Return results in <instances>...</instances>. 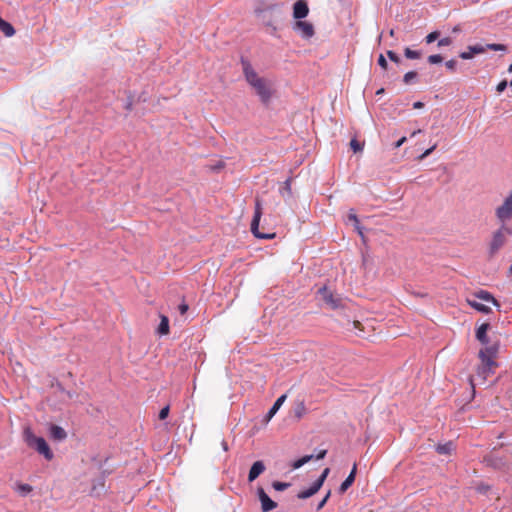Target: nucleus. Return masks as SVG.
Returning a JSON list of instances; mask_svg holds the SVG:
<instances>
[{"mask_svg":"<svg viewBox=\"0 0 512 512\" xmlns=\"http://www.w3.org/2000/svg\"><path fill=\"white\" fill-rule=\"evenodd\" d=\"M241 65L246 81L255 90L261 101L267 104L272 97L271 85L265 78L258 75L247 59L241 58Z\"/></svg>","mask_w":512,"mask_h":512,"instance_id":"nucleus-1","label":"nucleus"},{"mask_svg":"<svg viewBox=\"0 0 512 512\" xmlns=\"http://www.w3.org/2000/svg\"><path fill=\"white\" fill-rule=\"evenodd\" d=\"M512 234V229L506 225H501L497 230L493 231L487 241L488 259H493L498 255L500 250L506 245L508 236Z\"/></svg>","mask_w":512,"mask_h":512,"instance_id":"nucleus-2","label":"nucleus"},{"mask_svg":"<svg viewBox=\"0 0 512 512\" xmlns=\"http://www.w3.org/2000/svg\"><path fill=\"white\" fill-rule=\"evenodd\" d=\"M23 438L27 445L35 449L39 454L43 455L46 460L53 459V452L43 437L36 436L30 427H26L23 431Z\"/></svg>","mask_w":512,"mask_h":512,"instance_id":"nucleus-3","label":"nucleus"},{"mask_svg":"<svg viewBox=\"0 0 512 512\" xmlns=\"http://www.w3.org/2000/svg\"><path fill=\"white\" fill-rule=\"evenodd\" d=\"M262 216V204L259 198L255 200V212L251 222V232L253 235L259 239H273L275 237V233H261L259 231L260 219Z\"/></svg>","mask_w":512,"mask_h":512,"instance_id":"nucleus-4","label":"nucleus"},{"mask_svg":"<svg viewBox=\"0 0 512 512\" xmlns=\"http://www.w3.org/2000/svg\"><path fill=\"white\" fill-rule=\"evenodd\" d=\"M318 294L320 295L321 300L333 310L343 306L342 299L325 286L318 290Z\"/></svg>","mask_w":512,"mask_h":512,"instance_id":"nucleus-5","label":"nucleus"},{"mask_svg":"<svg viewBox=\"0 0 512 512\" xmlns=\"http://www.w3.org/2000/svg\"><path fill=\"white\" fill-rule=\"evenodd\" d=\"M496 216L502 225L512 218V191L503 204L496 209Z\"/></svg>","mask_w":512,"mask_h":512,"instance_id":"nucleus-6","label":"nucleus"},{"mask_svg":"<svg viewBox=\"0 0 512 512\" xmlns=\"http://www.w3.org/2000/svg\"><path fill=\"white\" fill-rule=\"evenodd\" d=\"M496 354H497V348L494 346L482 348L479 351V359L481 361L480 364L485 365L486 367L495 368L497 366V364L495 362Z\"/></svg>","mask_w":512,"mask_h":512,"instance_id":"nucleus-7","label":"nucleus"},{"mask_svg":"<svg viewBox=\"0 0 512 512\" xmlns=\"http://www.w3.org/2000/svg\"><path fill=\"white\" fill-rule=\"evenodd\" d=\"M257 495L261 503L262 512H269L277 507V503L267 495L262 487L257 488Z\"/></svg>","mask_w":512,"mask_h":512,"instance_id":"nucleus-8","label":"nucleus"},{"mask_svg":"<svg viewBox=\"0 0 512 512\" xmlns=\"http://www.w3.org/2000/svg\"><path fill=\"white\" fill-rule=\"evenodd\" d=\"M294 29L298 31L303 38L306 39H309L314 35V27L307 21H296L294 24Z\"/></svg>","mask_w":512,"mask_h":512,"instance_id":"nucleus-9","label":"nucleus"},{"mask_svg":"<svg viewBox=\"0 0 512 512\" xmlns=\"http://www.w3.org/2000/svg\"><path fill=\"white\" fill-rule=\"evenodd\" d=\"M309 13V8L304 0H298L293 5V17L301 20L305 18Z\"/></svg>","mask_w":512,"mask_h":512,"instance_id":"nucleus-10","label":"nucleus"},{"mask_svg":"<svg viewBox=\"0 0 512 512\" xmlns=\"http://www.w3.org/2000/svg\"><path fill=\"white\" fill-rule=\"evenodd\" d=\"M486 51V48L482 45H471L468 46V50L459 54L460 58L464 60L472 59L476 54H482Z\"/></svg>","mask_w":512,"mask_h":512,"instance_id":"nucleus-11","label":"nucleus"},{"mask_svg":"<svg viewBox=\"0 0 512 512\" xmlns=\"http://www.w3.org/2000/svg\"><path fill=\"white\" fill-rule=\"evenodd\" d=\"M264 471H265V465H264V463L262 461L254 462L253 465L251 466L249 474H248V481L249 482H253Z\"/></svg>","mask_w":512,"mask_h":512,"instance_id":"nucleus-12","label":"nucleus"},{"mask_svg":"<svg viewBox=\"0 0 512 512\" xmlns=\"http://www.w3.org/2000/svg\"><path fill=\"white\" fill-rule=\"evenodd\" d=\"M490 325L488 323L481 324L476 330V338L483 345H487L489 343V339L487 336V331L489 330Z\"/></svg>","mask_w":512,"mask_h":512,"instance_id":"nucleus-13","label":"nucleus"},{"mask_svg":"<svg viewBox=\"0 0 512 512\" xmlns=\"http://www.w3.org/2000/svg\"><path fill=\"white\" fill-rule=\"evenodd\" d=\"M356 472H357V465L355 463L353 465L352 470H351L350 474L348 475V477L340 485V488H339L340 493L346 492L347 489L353 484V482L355 481Z\"/></svg>","mask_w":512,"mask_h":512,"instance_id":"nucleus-14","label":"nucleus"},{"mask_svg":"<svg viewBox=\"0 0 512 512\" xmlns=\"http://www.w3.org/2000/svg\"><path fill=\"white\" fill-rule=\"evenodd\" d=\"M49 431L51 438H53L54 440L61 441L67 437L66 431L58 425H51Z\"/></svg>","mask_w":512,"mask_h":512,"instance_id":"nucleus-15","label":"nucleus"},{"mask_svg":"<svg viewBox=\"0 0 512 512\" xmlns=\"http://www.w3.org/2000/svg\"><path fill=\"white\" fill-rule=\"evenodd\" d=\"M320 486L315 482L306 490H302L297 494L299 499H307L316 494L320 490Z\"/></svg>","mask_w":512,"mask_h":512,"instance_id":"nucleus-16","label":"nucleus"},{"mask_svg":"<svg viewBox=\"0 0 512 512\" xmlns=\"http://www.w3.org/2000/svg\"><path fill=\"white\" fill-rule=\"evenodd\" d=\"M286 400V395H282L280 396L276 401L275 403L273 404V406L270 408V410L268 411L267 413V421H269L276 413L277 411L280 409V407L283 405V403L285 402Z\"/></svg>","mask_w":512,"mask_h":512,"instance_id":"nucleus-17","label":"nucleus"},{"mask_svg":"<svg viewBox=\"0 0 512 512\" xmlns=\"http://www.w3.org/2000/svg\"><path fill=\"white\" fill-rule=\"evenodd\" d=\"M158 333L167 335L169 333V319L165 315L160 316V324L158 326Z\"/></svg>","mask_w":512,"mask_h":512,"instance_id":"nucleus-18","label":"nucleus"},{"mask_svg":"<svg viewBox=\"0 0 512 512\" xmlns=\"http://www.w3.org/2000/svg\"><path fill=\"white\" fill-rule=\"evenodd\" d=\"M493 367H486L485 365L480 364L477 368V376L481 378V381L484 382L487 376L493 372Z\"/></svg>","mask_w":512,"mask_h":512,"instance_id":"nucleus-19","label":"nucleus"},{"mask_svg":"<svg viewBox=\"0 0 512 512\" xmlns=\"http://www.w3.org/2000/svg\"><path fill=\"white\" fill-rule=\"evenodd\" d=\"M0 30L4 33L5 36L11 37L15 34L14 27L8 23L7 21L3 20L0 21Z\"/></svg>","mask_w":512,"mask_h":512,"instance_id":"nucleus-20","label":"nucleus"},{"mask_svg":"<svg viewBox=\"0 0 512 512\" xmlns=\"http://www.w3.org/2000/svg\"><path fill=\"white\" fill-rule=\"evenodd\" d=\"M476 297L480 300H483L485 302L493 303L494 305H498L495 298L487 291H480L476 294Z\"/></svg>","mask_w":512,"mask_h":512,"instance_id":"nucleus-21","label":"nucleus"},{"mask_svg":"<svg viewBox=\"0 0 512 512\" xmlns=\"http://www.w3.org/2000/svg\"><path fill=\"white\" fill-rule=\"evenodd\" d=\"M313 458H314V455H305V456L301 457L300 459L294 461L292 463L291 467L293 469H299L300 467H302L306 463L310 462Z\"/></svg>","mask_w":512,"mask_h":512,"instance_id":"nucleus-22","label":"nucleus"},{"mask_svg":"<svg viewBox=\"0 0 512 512\" xmlns=\"http://www.w3.org/2000/svg\"><path fill=\"white\" fill-rule=\"evenodd\" d=\"M306 413V406L303 401L296 403L294 408V415L297 419H301Z\"/></svg>","mask_w":512,"mask_h":512,"instance_id":"nucleus-23","label":"nucleus"},{"mask_svg":"<svg viewBox=\"0 0 512 512\" xmlns=\"http://www.w3.org/2000/svg\"><path fill=\"white\" fill-rule=\"evenodd\" d=\"M454 449V446H453V443L452 442H448L446 444H440L436 447V451L439 453V454H445V455H449L451 454L452 450Z\"/></svg>","mask_w":512,"mask_h":512,"instance_id":"nucleus-24","label":"nucleus"},{"mask_svg":"<svg viewBox=\"0 0 512 512\" xmlns=\"http://www.w3.org/2000/svg\"><path fill=\"white\" fill-rule=\"evenodd\" d=\"M469 304L476 310L486 313V314L491 311L490 307H488L480 302H477V301H469Z\"/></svg>","mask_w":512,"mask_h":512,"instance_id":"nucleus-25","label":"nucleus"},{"mask_svg":"<svg viewBox=\"0 0 512 512\" xmlns=\"http://www.w3.org/2000/svg\"><path fill=\"white\" fill-rule=\"evenodd\" d=\"M16 490L20 494L26 495V494L30 493L33 490V488L29 484H18Z\"/></svg>","mask_w":512,"mask_h":512,"instance_id":"nucleus-26","label":"nucleus"},{"mask_svg":"<svg viewBox=\"0 0 512 512\" xmlns=\"http://www.w3.org/2000/svg\"><path fill=\"white\" fill-rule=\"evenodd\" d=\"M404 54L408 59H418L421 56L420 52L414 51L408 47L405 48Z\"/></svg>","mask_w":512,"mask_h":512,"instance_id":"nucleus-27","label":"nucleus"},{"mask_svg":"<svg viewBox=\"0 0 512 512\" xmlns=\"http://www.w3.org/2000/svg\"><path fill=\"white\" fill-rule=\"evenodd\" d=\"M290 486L289 483L274 481L272 487L277 491H284Z\"/></svg>","mask_w":512,"mask_h":512,"instance_id":"nucleus-28","label":"nucleus"},{"mask_svg":"<svg viewBox=\"0 0 512 512\" xmlns=\"http://www.w3.org/2000/svg\"><path fill=\"white\" fill-rule=\"evenodd\" d=\"M330 472V469L329 468H325L322 472V474L320 475V477L315 481V483L317 485H319L320 487H322L324 481L326 480L328 474Z\"/></svg>","mask_w":512,"mask_h":512,"instance_id":"nucleus-29","label":"nucleus"},{"mask_svg":"<svg viewBox=\"0 0 512 512\" xmlns=\"http://www.w3.org/2000/svg\"><path fill=\"white\" fill-rule=\"evenodd\" d=\"M486 49H489V50H493V51H505L506 50V46L503 45V44H496V43H492V44H487Z\"/></svg>","mask_w":512,"mask_h":512,"instance_id":"nucleus-30","label":"nucleus"},{"mask_svg":"<svg viewBox=\"0 0 512 512\" xmlns=\"http://www.w3.org/2000/svg\"><path fill=\"white\" fill-rule=\"evenodd\" d=\"M350 147L352 148V150L356 153V152H360L362 151L363 149V144H361L359 141H357L356 139H352L350 141Z\"/></svg>","mask_w":512,"mask_h":512,"instance_id":"nucleus-31","label":"nucleus"},{"mask_svg":"<svg viewBox=\"0 0 512 512\" xmlns=\"http://www.w3.org/2000/svg\"><path fill=\"white\" fill-rule=\"evenodd\" d=\"M416 77L417 73L415 71H409L404 75L403 81L405 84H409Z\"/></svg>","mask_w":512,"mask_h":512,"instance_id":"nucleus-32","label":"nucleus"},{"mask_svg":"<svg viewBox=\"0 0 512 512\" xmlns=\"http://www.w3.org/2000/svg\"><path fill=\"white\" fill-rule=\"evenodd\" d=\"M439 35L440 33L438 31H433L429 33L425 38L426 43L430 44L434 42L436 39H438Z\"/></svg>","mask_w":512,"mask_h":512,"instance_id":"nucleus-33","label":"nucleus"},{"mask_svg":"<svg viewBox=\"0 0 512 512\" xmlns=\"http://www.w3.org/2000/svg\"><path fill=\"white\" fill-rule=\"evenodd\" d=\"M442 60H443V57L441 55H439V54L430 55L428 57V62L430 64H437V63L442 62Z\"/></svg>","mask_w":512,"mask_h":512,"instance_id":"nucleus-34","label":"nucleus"},{"mask_svg":"<svg viewBox=\"0 0 512 512\" xmlns=\"http://www.w3.org/2000/svg\"><path fill=\"white\" fill-rule=\"evenodd\" d=\"M170 411L169 405L163 407L159 412V419L164 420L168 417Z\"/></svg>","mask_w":512,"mask_h":512,"instance_id":"nucleus-35","label":"nucleus"},{"mask_svg":"<svg viewBox=\"0 0 512 512\" xmlns=\"http://www.w3.org/2000/svg\"><path fill=\"white\" fill-rule=\"evenodd\" d=\"M387 56L389 57V59L391 61H393V62H395L397 64L400 63V58H399V56L395 52H393L391 50H388L387 51Z\"/></svg>","mask_w":512,"mask_h":512,"instance_id":"nucleus-36","label":"nucleus"},{"mask_svg":"<svg viewBox=\"0 0 512 512\" xmlns=\"http://www.w3.org/2000/svg\"><path fill=\"white\" fill-rule=\"evenodd\" d=\"M437 145L434 144L432 147H430L429 149H427L422 155L419 156V159L420 160H423L425 159L427 156H429L435 149H436Z\"/></svg>","mask_w":512,"mask_h":512,"instance_id":"nucleus-37","label":"nucleus"},{"mask_svg":"<svg viewBox=\"0 0 512 512\" xmlns=\"http://www.w3.org/2000/svg\"><path fill=\"white\" fill-rule=\"evenodd\" d=\"M378 64L384 69L386 70L387 67H388V63H387V60L386 58L384 57V55H380L379 58H378Z\"/></svg>","mask_w":512,"mask_h":512,"instance_id":"nucleus-38","label":"nucleus"},{"mask_svg":"<svg viewBox=\"0 0 512 512\" xmlns=\"http://www.w3.org/2000/svg\"><path fill=\"white\" fill-rule=\"evenodd\" d=\"M330 495H331V492L328 491L326 496L319 502V504L317 505V510L318 511L321 510L324 507V505L326 504V502L329 499Z\"/></svg>","mask_w":512,"mask_h":512,"instance_id":"nucleus-39","label":"nucleus"},{"mask_svg":"<svg viewBox=\"0 0 512 512\" xmlns=\"http://www.w3.org/2000/svg\"><path fill=\"white\" fill-rule=\"evenodd\" d=\"M349 219L352 220L355 223L356 228H357L359 234L362 235V231H361V229L359 227V220H358L357 216L355 214H350L349 215Z\"/></svg>","mask_w":512,"mask_h":512,"instance_id":"nucleus-40","label":"nucleus"},{"mask_svg":"<svg viewBox=\"0 0 512 512\" xmlns=\"http://www.w3.org/2000/svg\"><path fill=\"white\" fill-rule=\"evenodd\" d=\"M452 43V39L450 37H445L439 40L438 46H449Z\"/></svg>","mask_w":512,"mask_h":512,"instance_id":"nucleus-41","label":"nucleus"},{"mask_svg":"<svg viewBox=\"0 0 512 512\" xmlns=\"http://www.w3.org/2000/svg\"><path fill=\"white\" fill-rule=\"evenodd\" d=\"M506 87H507V81L502 80L501 82L498 83L496 90L498 93H502L506 89Z\"/></svg>","mask_w":512,"mask_h":512,"instance_id":"nucleus-42","label":"nucleus"},{"mask_svg":"<svg viewBox=\"0 0 512 512\" xmlns=\"http://www.w3.org/2000/svg\"><path fill=\"white\" fill-rule=\"evenodd\" d=\"M446 67L451 70V71H454L455 68H456V65H457V61L454 60V59H451V60H448L446 63H445Z\"/></svg>","mask_w":512,"mask_h":512,"instance_id":"nucleus-43","label":"nucleus"},{"mask_svg":"<svg viewBox=\"0 0 512 512\" xmlns=\"http://www.w3.org/2000/svg\"><path fill=\"white\" fill-rule=\"evenodd\" d=\"M188 309H189V306L185 302H182L178 306V310H179L181 315H184L188 311Z\"/></svg>","mask_w":512,"mask_h":512,"instance_id":"nucleus-44","label":"nucleus"},{"mask_svg":"<svg viewBox=\"0 0 512 512\" xmlns=\"http://www.w3.org/2000/svg\"><path fill=\"white\" fill-rule=\"evenodd\" d=\"M407 138L405 136H403L402 138H400L394 145L395 148H399L401 147L405 142H406Z\"/></svg>","mask_w":512,"mask_h":512,"instance_id":"nucleus-45","label":"nucleus"},{"mask_svg":"<svg viewBox=\"0 0 512 512\" xmlns=\"http://www.w3.org/2000/svg\"><path fill=\"white\" fill-rule=\"evenodd\" d=\"M327 454V450H321L319 453L315 456L317 460L323 459Z\"/></svg>","mask_w":512,"mask_h":512,"instance_id":"nucleus-46","label":"nucleus"},{"mask_svg":"<svg viewBox=\"0 0 512 512\" xmlns=\"http://www.w3.org/2000/svg\"><path fill=\"white\" fill-rule=\"evenodd\" d=\"M352 324H353L354 329L363 330L362 329V324H361L360 321L355 320V321L352 322Z\"/></svg>","mask_w":512,"mask_h":512,"instance_id":"nucleus-47","label":"nucleus"},{"mask_svg":"<svg viewBox=\"0 0 512 512\" xmlns=\"http://www.w3.org/2000/svg\"><path fill=\"white\" fill-rule=\"evenodd\" d=\"M423 106H424V104H423L422 102H420V101H417V102H415V103L413 104V108H415V109H420V108H422Z\"/></svg>","mask_w":512,"mask_h":512,"instance_id":"nucleus-48","label":"nucleus"},{"mask_svg":"<svg viewBox=\"0 0 512 512\" xmlns=\"http://www.w3.org/2000/svg\"><path fill=\"white\" fill-rule=\"evenodd\" d=\"M418 133H421V129L413 131L412 134H411V137H415Z\"/></svg>","mask_w":512,"mask_h":512,"instance_id":"nucleus-49","label":"nucleus"},{"mask_svg":"<svg viewBox=\"0 0 512 512\" xmlns=\"http://www.w3.org/2000/svg\"><path fill=\"white\" fill-rule=\"evenodd\" d=\"M221 168H223V164L222 163H220V164H218L217 166L214 167V169H221Z\"/></svg>","mask_w":512,"mask_h":512,"instance_id":"nucleus-50","label":"nucleus"},{"mask_svg":"<svg viewBox=\"0 0 512 512\" xmlns=\"http://www.w3.org/2000/svg\"><path fill=\"white\" fill-rule=\"evenodd\" d=\"M222 445H223L224 450H227V449H228L227 444H226V442H225V441H223V442H222Z\"/></svg>","mask_w":512,"mask_h":512,"instance_id":"nucleus-51","label":"nucleus"},{"mask_svg":"<svg viewBox=\"0 0 512 512\" xmlns=\"http://www.w3.org/2000/svg\"><path fill=\"white\" fill-rule=\"evenodd\" d=\"M96 490H97V485L94 484L93 487H92V493H95Z\"/></svg>","mask_w":512,"mask_h":512,"instance_id":"nucleus-52","label":"nucleus"},{"mask_svg":"<svg viewBox=\"0 0 512 512\" xmlns=\"http://www.w3.org/2000/svg\"><path fill=\"white\" fill-rule=\"evenodd\" d=\"M100 488H101V489H103V488H104V481H103V480H101V481H100Z\"/></svg>","mask_w":512,"mask_h":512,"instance_id":"nucleus-53","label":"nucleus"},{"mask_svg":"<svg viewBox=\"0 0 512 512\" xmlns=\"http://www.w3.org/2000/svg\"><path fill=\"white\" fill-rule=\"evenodd\" d=\"M389 34H390V36H392V37H393V36H394V34H395V33H394V30H393V29H391V30H390V32H389Z\"/></svg>","mask_w":512,"mask_h":512,"instance_id":"nucleus-54","label":"nucleus"},{"mask_svg":"<svg viewBox=\"0 0 512 512\" xmlns=\"http://www.w3.org/2000/svg\"><path fill=\"white\" fill-rule=\"evenodd\" d=\"M508 71L512 73V63L509 65Z\"/></svg>","mask_w":512,"mask_h":512,"instance_id":"nucleus-55","label":"nucleus"},{"mask_svg":"<svg viewBox=\"0 0 512 512\" xmlns=\"http://www.w3.org/2000/svg\"><path fill=\"white\" fill-rule=\"evenodd\" d=\"M480 0H470L471 3L475 4L478 3Z\"/></svg>","mask_w":512,"mask_h":512,"instance_id":"nucleus-56","label":"nucleus"},{"mask_svg":"<svg viewBox=\"0 0 512 512\" xmlns=\"http://www.w3.org/2000/svg\"><path fill=\"white\" fill-rule=\"evenodd\" d=\"M510 86L512 87V80H511V82H510Z\"/></svg>","mask_w":512,"mask_h":512,"instance_id":"nucleus-57","label":"nucleus"},{"mask_svg":"<svg viewBox=\"0 0 512 512\" xmlns=\"http://www.w3.org/2000/svg\"><path fill=\"white\" fill-rule=\"evenodd\" d=\"M0 21H3V19L0 17Z\"/></svg>","mask_w":512,"mask_h":512,"instance_id":"nucleus-58","label":"nucleus"}]
</instances>
